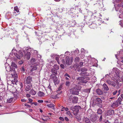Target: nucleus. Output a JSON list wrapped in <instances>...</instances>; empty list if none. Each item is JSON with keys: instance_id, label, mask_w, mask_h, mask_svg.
Segmentation results:
<instances>
[{"instance_id": "1", "label": "nucleus", "mask_w": 123, "mask_h": 123, "mask_svg": "<svg viewBox=\"0 0 123 123\" xmlns=\"http://www.w3.org/2000/svg\"><path fill=\"white\" fill-rule=\"evenodd\" d=\"M11 67L8 66L6 68V71H10L12 77L13 78L14 80L11 81L12 83L13 84H16V82L18 81L17 79L18 76L17 74L15 72V68H17L16 65L14 62H12Z\"/></svg>"}, {"instance_id": "2", "label": "nucleus", "mask_w": 123, "mask_h": 123, "mask_svg": "<svg viewBox=\"0 0 123 123\" xmlns=\"http://www.w3.org/2000/svg\"><path fill=\"white\" fill-rule=\"evenodd\" d=\"M80 107L79 106H73L70 108V109L72 110L74 114L76 115L79 111V109H80Z\"/></svg>"}, {"instance_id": "3", "label": "nucleus", "mask_w": 123, "mask_h": 123, "mask_svg": "<svg viewBox=\"0 0 123 123\" xmlns=\"http://www.w3.org/2000/svg\"><path fill=\"white\" fill-rule=\"evenodd\" d=\"M29 49L28 48V47H27L25 49V50L23 51L24 55L28 60L29 59L30 57L31 53L30 52H28L29 51Z\"/></svg>"}, {"instance_id": "4", "label": "nucleus", "mask_w": 123, "mask_h": 123, "mask_svg": "<svg viewBox=\"0 0 123 123\" xmlns=\"http://www.w3.org/2000/svg\"><path fill=\"white\" fill-rule=\"evenodd\" d=\"M70 91L73 94L78 95L79 94V90L75 87L72 88L70 89Z\"/></svg>"}, {"instance_id": "5", "label": "nucleus", "mask_w": 123, "mask_h": 123, "mask_svg": "<svg viewBox=\"0 0 123 123\" xmlns=\"http://www.w3.org/2000/svg\"><path fill=\"white\" fill-rule=\"evenodd\" d=\"M51 78L53 80L55 84L58 83L57 78L54 74H53L51 75Z\"/></svg>"}, {"instance_id": "6", "label": "nucleus", "mask_w": 123, "mask_h": 123, "mask_svg": "<svg viewBox=\"0 0 123 123\" xmlns=\"http://www.w3.org/2000/svg\"><path fill=\"white\" fill-rule=\"evenodd\" d=\"M18 53H14V55L15 56L19 59H20L21 57H22L23 56V53L21 51H19L18 52Z\"/></svg>"}, {"instance_id": "7", "label": "nucleus", "mask_w": 123, "mask_h": 123, "mask_svg": "<svg viewBox=\"0 0 123 123\" xmlns=\"http://www.w3.org/2000/svg\"><path fill=\"white\" fill-rule=\"evenodd\" d=\"M32 77L29 76L26 78V80H25V82L27 84H30L32 81Z\"/></svg>"}, {"instance_id": "8", "label": "nucleus", "mask_w": 123, "mask_h": 123, "mask_svg": "<svg viewBox=\"0 0 123 123\" xmlns=\"http://www.w3.org/2000/svg\"><path fill=\"white\" fill-rule=\"evenodd\" d=\"M112 72L113 73H115L117 77L119 76V70L116 68H114L113 69Z\"/></svg>"}, {"instance_id": "9", "label": "nucleus", "mask_w": 123, "mask_h": 123, "mask_svg": "<svg viewBox=\"0 0 123 123\" xmlns=\"http://www.w3.org/2000/svg\"><path fill=\"white\" fill-rule=\"evenodd\" d=\"M91 120L92 121L94 122H95L97 120L96 116L95 114L93 113V114L91 116Z\"/></svg>"}, {"instance_id": "10", "label": "nucleus", "mask_w": 123, "mask_h": 123, "mask_svg": "<svg viewBox=\"0 0 123 123\" xmlns=\"http://www.w3.org/2000/svg\"><path fill=\"white\" fill-rule=\"evenodd\" d=\"M37 65H36L35 63L32 64L31 66V67L32 68L31 70V71H32L36 70L37 69Z\"/></svg>"}, {"instance_id": "11", "label": "nucleus", "mask_w": 123, "mask_h": 123, "mask_svg": "<svg viewBox=\"0 0 123 123\" xmlns=\"http://www.w3.org/2000/svg\"><path fill=\"white\" fill-rule=\"evenodd\" d=\"M66 64L69 65H70L72 63L71 62V61L69 57L68 56H67L66 58Z\"/></svg>"}, {"instance_id": "12", "label": "nucleus", "mask_w": 123, "mask_h": 123, "mask_svg": "<svg viewBox=\"0 0 123 123\" xmlns=\"http://www.w3.org/2000/svg\"><path fill=\"white\" fill-rule=\"evenodd\" d=\"M83 123H91L89 119L87 118H84L83 119Z\"/></svg>"}, {"instance_id": "13", "label": "nucleus", "mask_w": 123, "mask_h": 123, "mask_svg": "<svg viewBox=\"0 0 123 123\" xmlns=\"http://www.w3.org/2000/svg\"><path fill=\"white\" fill-rule=\"evenodd\" d=\"M107 82L109 85H111L113 86H116V84L113 82H111L109 80H107Z\"/></svg>"}, {"instance_id": "14", "label": "nucleus", "mask_w": 123, "mask_h": 123, "mask_svg": "<svg viewBox=\"0 0 123 123\" xmlns=\"http://www.w3.org/2000/svg\"><path fill=\"white\" fill-rule=\"evenodd\" d=\"M119 104L118 103V102L116 101L112 104L111 106L113 108L116 107L118 106Z\"/></svg>"}, {"instance_id": "15", "label": "nucleus", "mask_w": 123, "mask_h": 123, "mask_svg": "<svg viewBox=\"0 0 123 123\" xmlns=\"http://www.w3.org/2000/svg\"><path fill=\"white\" fill-rule=\"evenodd\" d=\"M96 93L99 95H101L102 94L103 92L102 91L99 89H97L96 91Z\"/></svg>"}, {"instance_id": "16", "label": "nucleus", "mask_w": 123, "mask_h": 123, "mask_svg": "<svg viewBox=\"0 0 123 123\" xmlns=\"http://www.w3.org/2000/svg\"><path fill=\"white\" fill-rule=\"evenodd\" d=\"M56 68H54L51 69V72L53 74H57V71Z\"/></svg>"}, {"instance_id": "17", "label": "nucleus", "mask_w": 123, "mask_h": 123, "mask_svg": "<svg viewBox=\"0 0 123 123\" xmlns=\"http://www.w3.org/2000/svg\"><path fill=\"white\" fill-rule=\"evenodd\" d=\"M78 100V98L76 97H74L72 101L74 103H76Z\"/></svg>"}, {"instance_id": "18", "label": "nucleus", "mask_w": 123, "mask_h": 123, "mask_svg": "<svg viewBox=\"0 0 123 123\" xmlns=\"http://www.w3.org/2000/svg\"><path fill=\"white\" fill-rule=\"evenodd\" d=\"M120 77L119 76L117 77V82H120L121 81H123V76H122L120 78V79L119 78Z\"/></svg>"}, {"instance_id": "19", "label": "nucleus", "mask_w": 123, "mask_h": 123, "mask_svg": "<svg viewBox=\"0 0 123 123\" xmlns=\"http://www.w3.org/2000/svg\"><path fill=\"white\" fill-rule=\"evenodd\" d=\"M103 88L106 91H107L109 90V88L104 83L103 85Z\"/></svg>"}, {"instance_id": "20", "label": "nucleus", "mask_w": 123, "mask_h": 123, "mask_svg": "<svg viewBox=\"0 0 123 123\" xmlns=\"http://www.w3.org/2000/svg\"><path fill=\"white\" fill-rule=\"evenodd\" d=\"M51 88L49 86V88L47 89V92L48 93V95H50L51 94Z\"/></svg>"}, {"instance_id": "21", "label": "nucleus", "mask_w": 123, "mask_h": 123, "mask_svg": "<svg viewBox=\"0 0 123 123\" xmlns=\"http://www.w3.org/2000/svg\"><path fill=\"white\" fill-rule=\"evenodd\" d=\"M36 93V92L33 89L31 90L30 92V93L33 95H35Z\"/></svg>"}, {"instance_id": "22", "label": "nucleus", "mask_w": 123, "mask_h": 123, "mask_svg": "<svg viewBox=\"0 0 123 123\" xmlns=\"http://www.w3.org/2000/svg\"><path fill=\"white\" fill-rule=\"evenodd\" d=\"M32 85L30 84V86L28 85L25 88V90L26 91H28L30 90L31 89V87L32 86Z\"/></svg>"}, {"instance_id": "23", "label": "nucleus", "mask_w": 123, "mask_h": 123, "mask_svg": "<svg viewBox=\"0 0 123 123\" xmlns=\"http://www.w3.org/2000/svg\"><path fill=\"white\" fill-rule=\"evenodd\" d=\"M48 106V107L52 108V109L54 110L55 108L54 106H55L54 105L52 104H50L49 105H47Z\"/></svg>"}, {"instance_id": "24", "label": "nucleus", "mask_w": 123, "mask_h": 123, "mask_svg": "<svg viewBox=\"0 0 123 123\" xmlns=\"http://www.w3.org/2000/svg\"><path fill=\"white\" fill-rule=\"evenodd\" d=\"M114 112L113 110H109L108 112V114H109V115H113L114 114Z\"/></svg>"}, {"instance_id": "25", "label": "nucleus", "mask_w": 123, "mask_h": 123, "mask_svg": "<svg viewBox=\"0 0 123 123\" xmlns=\"http://www.w3.org/2000/svg\"><path fill=\"white\" fill-rule=\"evenodd\" d=\"M38 95L39 96L41 97H42L44 96V94L43 92L39 91L38 92Z\"/></svg>"}, {"instance_id": "26", "label": "nucleus", "mask_w": 123, "mask_h": 123, "mask_svg": "<svg viewBox=\"0 0 123 123\" xmlns=\"http://www.w3.org/2000/svg\"><path fill=\"white\" fill-rule=\"evenodd\" d=\"M13 98H9L7 100V102L9 103H10L12 102L13 100Z\"/></svg>"}, {"instance_id": "27", "label": "nucleus", "mask_w": 123, "mask_h": 123, "mask_svg": "<svg viewBox=\"0 0 123 123\" xmlns=\"http://www.w3.org/2000/svg\"><path fill=\"white\" fill-rule=\"evenodd\" d=\"M84 79L83 77H78V78L77 79V80H79L80 81H83Z\"/></svg>"}, {"instance_id": "28", "label": "nucleus", "mask_w": 123, "mask_h": 123, "mask_svg": "<svg viewBox=\"0 0 123 123\" xmlns=\"http://www.w3.org/2000/svg\"><path fill=\"white\" fill-rule=\"evenodd\" d=\"M96 100L98 103H100L102 102V100L101 99L99 98H97L96 99Z\"/></svg>"}, {"instance_id": "29", "label": "nucleus", "mask_w": 123, "mask_h": 123, "mask_svg": "<svg viewBox=\"0 0 123 123\" xmlns=\"http://www.w3.org/2000/svg\"><path fill=\"white\" fill-rule=\"evenodd\" d=\"M102 111L100 109H98L97 110V113L99 114H101L102 113Z\"/></svg>"}, {"instance_id": "30", "label": "nucleus", "mask_w": 123, "mask_h": 123, "mask_svg": "<svg viewBox=\"0 0 123 123\" xmlns=\"http://www.w3.org/2000/svg\"><path fill=\"white\" fill-rule=\"evenodd\" d=\"M122 99L121 98H119L117 101H116L118 102V103L119 104H121V102L122 101Z\"/></svg>"}, {"instance_id": "31", "label": "nucleus", "mask_w": 123, "mask_h": 123, "mask_svg": "<svg viewBox=\"0 0 123 123\" xmlns=\"http://www.w3.org/2000/svg\"><path fill=\"white\" fill-rule=\"evenodd\" d=\"M31 52L32 53H37V51L36 50H34L33 49H31Z\"/></svg>"}, {"instance_id": "32", "label": "nucleus", "mask_w": 123, "mask_h": 123, "mask_svg": "<svg viewBox=\"0 0 123 123\" xmlns=\"http://www.w3.org/2000/svg\"><path fill=\"white\" fill-rule=\"evenodd\" d=\"M14 10L16 11L17 12H19L17 6H15L14 8Z\"/></svg>"}, {"instance_id": "33", "label": "nucleus", "mask_w": 123, "mask_h": 123, "mask_svg": "<svg viewBox=\"0 0 123 123\" xmlns=\"http://www.w3.org/2000/svg\"><path fill=\"white\" fill-rule=\"evenodd\" d=\"M66 85L68 86H69L70 84V82L68 81H67L65 83Z\"/></svg>"}, {"instance_id": "34", "label": "nucleus", "mask_w": 123, "mask_h": 123, "mask_svg": "<svg viewBox=\"0 0 123 123\" xmlns=\"http://www.w3.org/2000/svg\"><path fill=\"white\" fill-rule=\"evenodd\" d=\"M36 62V60L34 58H32L31 59V63H33Z\"/></svg>"}, {"instance_id": "35", "label": "nucleus", "mask_w": 123, "mask_h": 123, "mask_svg": "<svg viewBox=\"0 0 123 123\" xmlns=\"http://www.w3.org/2000/svg\"><path fill=\"white\" fill-rule=\"evenodd\" d=\"M54 66H55L54 68H56L57 70H58L59 69V66L57 65L56 64H55Z\"/></svg>"}, {"instance_id": "36", "label": "nucleus", "mask_w": 123, "mask_h": 123, "mask_svg": "<svg viewBox=\"0 0 123 123\" xmlns=\"http://www.w3.org/2000/svg\"><path fill=\"white\" fill-rule=\"evenodd\" d=\"M79 58L78 57H76L75 59V61L76 62H78L79 60Z\"/></svg>"}, {"instance_id": "37", "label": "nucleus", "mask_w": 123, "mask_h": 123, "mask_svg": "<svg viewBox=\"0 0 123 123\" xmlns=\"http://www.w3.org/2000/svg\"><path fill=\"white\" fill-rule=\"evenodd\" d=\"M59 59V56L57 55H56L55 56V59L57 61V62L58 63V64H59V61L58 60Z\"/></svg>"}, {"instance_id": "38", "label": "nucleus", "mask_w": 123, "mask_h": 123, "mask_svg": "<svg viewBox=\"0 0 123 123\" xmlns=\"http://www.w3.org/2000/svg\"><path fill=\"white\" fill-rule=\"evenodd\" d=\"M74 52L75 54H77L79 53V51L78 49H77L74 51Z\"/></svg>"}, {"instance_id": "39", "label": "nucleus", "mask_w": 123, "mask_h": 123, "mask_svg": "<svg viewBox=\"0 0 123 123\" xmlns=\"http://www.w3.org/2000/svg\"><path fill=\"white\" fill-rule=\"evenodd\" d=\"M55 61H52L50 62V64L52 66L53 64H54V63H55Z\"/></svg>"}, {"instance_id": "40", "label": "nucleus", "mask_w": 123, "mask_h": 123, "mask_svg": "<svg viewBox=\"0 0 123 123\" xmlns=\"http://www.w3.org/2000/svg\"><path fill=\"white\" fill-rule=\"evenodd\" d=\"M31 105H33V104L34 105H37V102H31Z\"/></svg>"}, {"instance_id": "41", "label": "nucleus", "mask_w": 123, "mask_h": 123, "mask_svg": "<svg viewBox=\"0 0 123 123\" xmlns=\"http://www.w3.org/2000/svg\"><path fill=\"white\" fill-rule=\"evenodd\" d=\"M64 76H66V77L67 76L69 77V78H70L71 77L70 76L67 74L66 73L64 75Z\"/></svg>"}, {"instance_id": "42", "label": "nucleus", "mask_w": 123, "mask_h": 123, "mask_svg": "<svg viewBox=\"0 0 123 123\" xmlns=\"http://www.w3.org/2000/svg\"><path fill=\"white\" fill-rule=\"evenodd\" d=\"M24 62L23 61H21L18 62V63L20 65H21L23 64Z\"/></svg>"}, {"instance_id": "43", "label": "nucleus", "mask_w": 123, "mask_h": 123, "mask_svg": "<svg viewBox=\"0 0 123 123\" xmlns=\"http://www.w3.org/2000/svg\"><path fill=\"white\" fill-rule=\"evenodd\" d=\"M59 119L61 120L62 121H64V118L61 117H59Z\"/></svg>"}, {"instance_id": "44", "label": "nucleus", "mask_w": 123, "mask_h": 123, "mask_svg": "<svg viewBox=\"0 0 123 123\" xmlns=\"http://www.w3.org/2000/svg\"><path fill=\"white\" fill-rule=\"evenodd\" d=\"M68 54H70V52L68 51H66L65 53V55H67Z\"/></svg>"}, {"instance_id": "45", "label": "nucleus", "mask_w": 123, "mask_h": 123, "mask_svg": "<svg viewBox=\"0 0 123 123\" xmlns=\"http://www.w3.org/2000/svg\"><path fill=\"white\" fill-rule=\"evenodd\" d=\"M66 113L68 115H69L70 116V115H71V113L69 111H67Z\"/></svg>"}, {"instance_id": "46", "label": "nucleus", "mask_w": 123, "mask_h": 123, "mask_svg": "<svg viewBox=\"0 0 123 123\" xmlns=\"http://www.w3.org/2000/svg\"><path fill=\"white\" fill-rule=\"evenodd\" d=\"M87 69H86V68H83V69H82L81 70V71H87Z\"/></svg>"}, {"instance_id": "47", "label": "nucleus", "mask_w": 123, "mask_h": 123, "mask_svg": "<svg viewBox=\"0 0 123 123\" xmlns=\"http://www.w3.org/2000/svg\"><path fill=\"white\" fill-rule=\"evenodd\" d=\"M21 71L23 72H24L25 70L24 68L23 67H22V68H21Z\"/></svg>"}, {"instance_id": "48", "label": "nucleus", "mask_w": 123, "mask_h": 123, "mask_svg": "<svg viewBox=\"0 0 123 123\" xmlns=\"http://www.w3.org/2000/svg\"><path fill=\"white\" fill-rule=\"evenodd\" d=\"M60 66L62 68H65L64 65L63 64H61L60 65Z\"/></svg>"}, {"instance_id": "49", "label": "nucleus", "mask_w": 123, "mask_h": 123, "mask_svg": "<svg viewBox=\"0 0 123 123\" xmlns=\"http://www.w3.org/2000/svg\"><path fill=\"white\" fill-rule=\"evenodd\" d=\"M123 0H116V1L117 2H122Z\"/></svg>"}, {"instance_id": "50", "label": "nucleus", "mask_w": 123, "mask_h": 123, "mask_svg": "<svg viewBox=\"0 0 123 123\" xmlns=\"http://www.w3.org/2000/svg\"><path fill=\"white\" fill-rule=\"evenodd\" d=\"M38 102L39 103H42L43 102V100H39L38 101Z\"/></svg>"}, {"instance_id": "51", "label": "nucleus", "mask_w": 123, "mask_h": 123, "mask_svg": "<svg viewBox=\"0 0 123 123\" xmlns=\"http://www.w3.org/2000/svg\"><path fill=\"white\" fill-rule=\"evenodd\" d=\"M117 92V91H114L112 93L113 95H115L116 94V93Z\"/></svg>"}, {"instance_id": "52", "label": "nucleus", "mask_w": 123, "mask_h": 123, "mask_svg": "<svg viewBox=\"0 0 123 123\" xmlns=\"http://www.w3.org/2000/svg\"><path fill=\"white\" fill-rule=\"evenodd\" d=\"M84 75L86 76H88L89 75V73L86 72L84 73Z\"/></svg>"}, {"instance_id": "53", "label": "nucleus", "mask_w": 123, "mask_h": 123, "mask_svg": "<svg viewBox=\"0 0 123 123\" xmlns=\"http://www.w3.org/2000/svg\"><path fill=\"white\" fill-rule=\"evenodd\" d=\"M64 109L66 111H68L69 110L68 109L67 107L65 108H64Z\"/></svg>"}, {"instance_id": "54", "label": "nucleus", "mask_w": 123, "mask_h": 123, "mask_svg": "<svg viewBox=\"0 0 123 123\" xmlns=\"http://www.w3.org/2000/svg\"><path fill=\"white\" fill-rule=\"evenodd\" d=\"M26 96L27 97L29 98L31 96L29 94H27L26 95Z\"/></svg>"}, {"instance_id": "55", "label": "nucleus", "mask_w": 123, "mask_h": 123, "mask_svg": "<svg viewBox=\"0 0 123 123\" xmlns=\"http://www.w3.org/2000/svg\"><path fill=\"white\" fill-rule=\"evenodd\" d=\"M80 65V66H82L83 64V62H80L79 63Z\"/></svg>"}, {"instance_id": "56", "label": "nucleus", "mask_w": 123, "mask_h": 123, "mask_svg": "<svg viewBox=\"0 0 123 123\" xmlns=\"http://www.w3.org/2000/svg\"><path fill=\"white\" fill-rule=\"evenodd\" d=\"M65 120L67 121H69L68 119L66 117H65Z\"/></svg>"}, {"instance_id": "57", "label": "nucleus", "mask_w": 123, "mask_h": 123, "mask_svg": "<svg viewBox=\"0 0 123 123\" xmlns=\"http://www.w3.org/2000/svg\"><path fill=\"white\" fill-rule=\"evenodd\" d=\"M80 82H81V83H86L87 82V81L86 80H85L84 81H80Z\"/></svg>"}, {"instance_id": "58", "label": "nucleus", "mask_w": 123, "mask_h": 123, "mask_svg": "<svg viewBox=\"0 0 123 123\" xmlns=\"http://www.w3.org/2000/svg\"><path fill=\"white\" fill-rule=\"evenodd\" d=\"M25 106H26L27 107H31L30 105H27L26 104H25Z\"/></svg>"}, {"instance_id": "59", "label": "nucleus", "mask_w": 123, "mask_h": 123, "mask_svg": "<svg viewBox=\"0 0 123 123\" xmlns=\"http://www.w3.org/2000/svg\"><path fill=\"white\" fill-rule=\"evenodd\" d=\"M62 110L61 111H63L64 110V108H65V107H63V106H62Z\"/></svg>"}, {"instance_id": "60", "label": "nucleus", "mask_w": 123, "mask_h": 123, "mask_svg": "<svg viewBox=\"0 0 123 123\" xmlns=\"http://www.w3.org/2000/svg\"><path fill=\"white\" fill-rule=\"evenodd\" d=\"M28 100L30 102H32L33 101V100L31 98H29Z\"/></svg>"}, {"instance_id": "61", "label": "nucleus", "mask_w": 123, "mask_h": 123, "mask_svg": "<svg viewBox=\"0 0 123 123\" xmlns=\"http://www.w3.org/2000/svg\"><path fill=\"white\" fill-rule=\"evenodd\" d=\"M102 119V115H101L100 117V118L99 119V120L100 121H101Z\"/></svg>"}, {"instance_id": "62", "label": "nucleus", "mask_w": 123, "mask_h": 123, "mask_svg": "<svg viewBox=\"0 0 123 123\" xmlns=\"http://www.w3.org/2000/svg\"><path fill=\"white\" fill-rule=\"evenodd\" d=\"M70 59H71V60H70L71 61V62H72V61L73 60V57H71Z\"/></svg>"}, {"instance_id": "63", "label": "nucleus", "mask_w": 123, "mask_h": 123, "mask_svg": "<svg viewBox=\"0 0 123 123\" xmlns=\"http://www.w3.org/2000/svg\"><path fill=\"white\" fill-rule=\"evenodd\" d=\"M21 101L22 102H25L26 101V100L24 99H22L21 100Z\"/></svg>"}, {"instance_id": "64", "label": "nucleus", "mask_w": 123, "mask_h": 123, "mask_svg": "<svg viewBox=\"0 0 123 123\" xmlns=\"http://www.w3.org/2000/svg\"><path fill=\"white\" fill-rule=\"evenodd\" d=\"M84 50V49H81V52H83Z\"/></svg>"}]
</instances>
